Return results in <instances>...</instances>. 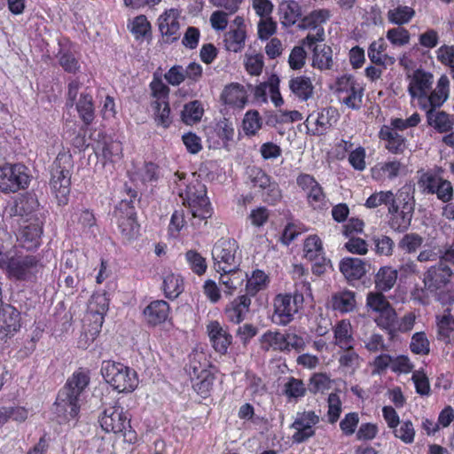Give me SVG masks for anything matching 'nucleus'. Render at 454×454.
<instances>
[{
    "mask_svg": "<svg viewBox=\"0 0 454 454\" xmlns=\"http://www.w3.org/2000/svg\"><path fill=\"white\" fill-rule=\"evenodd\" d=\"M285 341V334L279 332L267 331L260 338L261 348L265 351L273 349L285 352L286 351Z\"/></svg>",
    "mask_w": 454,
    "mask_h": 454,
    "instance_id": "nucleus-40",
    "label": "nucleus"
},
{
    "mask_svg": "<svg viewBox=\"0 0 454 454\" xmlns=\"http://www.w3.org/2000/svg\"><path fill=\"white\" fill-rule=\"evenodd\" d=\"M334 343L340 348H352L354 338L352 334V326L349 321L341 320L334 328Z\"/></svg>",
    "mask_w": 454,
    "mask_h": 454,
    "instance_id": "nucleus-38",
    "label": "nucleus"
},
{
    "mask_svg": "<svg viewBox=\"0 0 454 454\" xmlns=\"http://www.w3.org/2000/svg\"><path fill=\"white\" fill-rule=\"evenodd\" d=\"M251 305V299L247 295H239L231 301L224 309V315L228 321L239 324L245 319Z\"/></svg>",
    "mask_w": 454,
    "mask_h": 454,
    "instance_id": "nucleus-24",
    "label": "nucleus"
},
{
    "mask_svg": "<svg viewBox=\"0 0 454 454\" xmlns=\"http://www.w3.org/2000/svg\"><path fill=\"white\" fill-rule=\"evenodd\" d=\"M246 294L249 299L267 286L268 276L260 270H254L251 277L246 279Z\"/></svg>",
    "mask_w": 454,
    "mask_h": 454,
    "instance_id": "nucleus-42",
    "label": "nucleus"
},
{
    "mask_svg": "<svg viewBox=\"0 0 454 454\" xmlns=\"http://www.w3.org/2000/svg\"><path fill=\"white\" fill-rule=\"evenodd\" d=\"M288 86L292 93L301 101H307L313 96L314 86L308 76H295L289 80Z\"/></svg>",
    "mask_w": 454,
    "mask_h": 454,
    "instance_id": "nucleus-32",
    "label": "nucleus"
},
{
    "mask_svg": "<svg viewBox=\"0 0 454 454\" xmlns=\"http://www.w3.org/2000/svg\"><path fill=\"white\" fill-rule=\"evenodd\" d=\"M449 78L444 74L442 75L437 82L436 88L429 95L427 94L426 98L427 101L419 102L420 107L427 109V107L442 106L449 98Z\"/></svg>",
    "mask_w": 454,
    "mask_h": 454,
    "instance_id": "nucleus-26",
    "label": "nucleus"
},
{
    "mask_svg": "<svg viewBox=\"0 0 454 454\" xmlns=\"http://www.w3.org/2000/svg\"><path fill=\"white\" fill-rule=\"evenodd\" d=\"M329 378L325 374L317 373L310 378L308 389L312 394L323 392L329 387Z\"/></svg>",
    "mask_w": 454,
    "mask_h": 454,
    "instance_id": "nucleus-64",
    "label": "nucleus"
},
{
    "mask_svg": "<svg viewBox=\"0 0 454 454\" xmlns=\"http://www.w3.org/2000/svg\"><path fill=\"white\" fill-rule=\"evenodd\" d=\"M343 354L339 358V363L341 366L355 370L360 362L358 354L354 350V348H342Z\"/></svg>",
    "mask_w": 454,
    "mask_h": 454,
    "instance_id": "nucleus-63",
    "label": "nucleus"
},
{
    "mask_svg": "<svg viewBox=\"0 0 454 454\" xmlns=\"http://www.w3.org/2000/svg\"><path fill=\"white\" fill-rule=\"evenodd\" d=\"M438 107H427L426 117L427 125L434 128L439 133H448L453 129V115L444 111L437 110Z\"/></svg>",
    "mask_w": 454,
    "mask_h": 454,
    "instance_id": "nucleus-22",
    "label": "nucleus"
},
{
    "mask_svg": "<svg viewBox=\"0 0 454 454\" xmlns=\"http://www.w3.org/2000/svg\"><path fill=\"white\" fill-rule=\"evenodd\" d=\"M179 12L176 9H169L166 11L159 18V29L163 36L172 37L171 41L178 38L179 31Z\"/></svg>",
    "mask_w": 454,
    "mask_h": 454,
    "instance_id": "nucleus-28",
    "label": "nucleus"
},
{
    "mask_svg": "<svg viewBox=\"0 0 454 454\" xmlns=\"http://www.w3.org/2000/svg\"><path fill=\"white\" fill-rule=\"evenodd\" d=\"M222 98L225 104L237 107H243L247 102L244 88L238 83L225 87Z\"/></svg>",
    "mask_w": 454,
    "mask_h": 454,
    "instance_id": "nucleus-41",
    "label": "nucleus"
},
{
    "mask_svg": "<svg viewBox=\"0 0 454 454\" xmlns=\"http://www.w3.org/2000/svg\"><path fill=\"white\" fill-rule=\"evenodd\" d=\"M258 37L261 40H268L277 31V22L271 17L260 19L258 25Z\"/></svg>",
    "mask_w": 454,
    "mask_h": 454,
    "instance_id": "nucleus-59",
    "label": "nucleus"
},
{
    "mask_svg": "<svg viewBox=\"0 0 454 454\" xmlns=\"http://www.w3.org/2000/svg\"><path fill=\"white\" fill-rule=\"evenodd\" d=\"M42 235L43 222L38 217L31 216L20 224L17 239L23 248L33 250L41 245Z\"/></svg>",
    "mask_w": 454,
    "mask_h": 454,
    "instance_id": "nucleus-14",
    "label": "nucleus"
},
{
    "mask_svg": "<svg viewBox=\"0 0 454 454\" xmlns=\"http://www.w3.org/2000/svg\"><path fill=\"white\" fill-rule=\"evenodd\" d=\"M333 51L325 44L315 45L313 48L312 65L321 70L330 69L333 66Z\"/></svg>",
    "mask_w": 454,
    "mask_h": 454,
    "instance_id": "nucleus-43",
    "label": "nucleus"
},
{
    "mask_svg": "<svg viewBox=\"0 0 454 454\" xmlns=\"http://www.w3.org/2000/svg\"><path fill=\"white\" fill-rule=\"evenodd\" d=\"M304 256L309 261L319 260L325 254L323 244L317 235L309 236L303 244Z\"/></svg>",
    "mask_w": 454,
    "mask_h": 454,
    "instance_id": "nucleus-45",
    "label": "nucleus"
},
{
    "mask_svg": "<svg viewBox=\"0 0 454 454\" xmlns=\"http://www.w3.org/2000/svg\"><path fill=\"white\" fill-rule=\"evenodd\" d=\"M21 326L20 312L12 305L4 303L0 295V334L12 335Z\"/></svg>",
    "mask_w": 454,
    "mask_h": 454,
    "instance_id": "nucleus-20",
    "label": "nucleus"
},
{
    "mask_svg": "<svg viewBox=\"0 0 454 454\" xmlns=\"http://www.w3.org/2000/svg\"><path fill=\"white\" fill-rule=\"evenodd\" d=\"M319 416L314 411L298 413L291 427L295 430L293 439L296 442H303L315 434L313 427L319 423Z\"/></svg>",
    "mask_w": 454,
    "mask_h": 454,
    "instance_id": "nucleus-18",
    "label": "nucleus"
},
{
    "mask_svg": "<svg viewBox=\"0 0 454 454\" xmlns=\"http://www.w3.org/2000/svg\"><path fill=\"white\" fill-rule=\"evenodd\" d=\"M101 374L119 392H132L138 385L137 372L121 363L104 361Z\"/></svg>",
    "mask_w": 454,
    "mask_h": 454,
    "instance_id": "nucleus-8",
    "label": "nucleus"
},
{
    "mask_svg": "<svg viewBox=\"0 0 454 454\" xmlns=\"http://www.w3.org/2000/svg\"><path fill=\"white\" fill-rule=\"evenodd\" d=\"M201 375L196 377L193 384L194 390L202 397H207L211 391L215 380L214 375L207 370H200Z\"/></svg>",
    "mask_w": 454,
    "mask_h": 454,
    "instance_id": "nucleus-49",
    "label": "nucleus"
},
{
    "mask_svg": "<svg viewBox=\"0 0 454 454\" xmlns=\"http://www.w3.org/2000/svg\"><path fill=\"white\" fill-rule=\"evenodd\" d=\"M395 200V194L391 191L379 192L372 193L365 202V207L368 208H375L380 205H387L389 208V205Z\"/></svg>",
    "mask_w": 454,
    "mask_h": 454,
    "instance_id": "nucleus-53",
    "label": "nucleus"
},
{
    "mask_svg": "<svg viewBox=\"0 0 454 454\" xmlns=\"http://www.w3.org/2000/svg\"><path fill=\"white\" fill-rule=\"evenodd\" d=\"M90 310L93 317L95 318L94 333H91V340L95 339V335L100 332L103 315L108 310V301L105 295H96L92 297L90 301Z\"/></svg>",
    "mask_w": 454,
    "mask_h": 454,
    "instance_id": "nucleus-35",
    "label": "nucleus"
},
{
    "mask_svg": "<svg viewBox=\"0 0 454 454\" xmlns=\"http://www.w3.org/2000/svg\"><path fill=\"white\" fill-rule=\"evenodd\" d=\"M88 372L82 369L74 372L58 394L54 403V412L64 421L74 419L79 411L82 395L90 384Z\"/></svg>",
    "mask_w": 454,
    "mask_h": 454,
    "instance_id": "nucleus-1",
    "label": "nucleus"
},
{
    "mask_svg": "<svg viewBox=\"0 0 454 454\" xmlns=\"http://www.w3.org/2000/svg\"><path fill=\"white\" fill-rule=\"evenodd\" d=\"M414 192L410 186H403L395 193V200L389 205L388 226L396 232L409 230L415 212Z\"/></svg>",
    "mask_w": 454,
    "mask_h": 454,
    "instance_id": "nucleus-4",
    "label": "nucleus"
},
{
    "mask_svg": "<svg viewBox=\"0 0 454 454\" xmlns=\"http://www.w3.org/2000/svg\"><path fill=\"white\" fill-rule=\"evenodd\" d=\"M262 121L257 111H248L243 120V129L247 135H255L261 129Z\"/></svg>",
    "mask_w": 454,
    "mask_h": 454,
    "instance_id": "nucleus-56",
    "label": "nucleus"
},
{
    "mask_svg": "<svg viewBox=\"0 0 454 454\" xmlns=\"http://www.w3.org/2000/svg\"><path fill=\"white\" fill-rule=\"evenodd\" d=\"M207 331L215 350L220 354H226L232 342V336L218 321H211L207 325Z\"/></svg>",
    "mask_w": 454,
    "mask_h": 454,
    "instance_id": "nucleus-21",
    "label": "nucleus"
},
{
    "mask_svg": "<svg viewBox=\"0 0 454 454\" xmlns=\"http://www.w3.org/2000/svg\"><path fill=\"white\" fill-rule=\"evenodd\" d=\"M373 242L375 245L376 253L378 254L386 256L392 254L395 243L390 237L386 235L375 236L373 238Z\"/></svg>",
    "mask_w": 454,
    "mask_h": 454,
    "instance_id": "nucleus-58",
    "label": "nucleus"
},
{
    "mask_svg": "<svg viewBox=\"0 0 454 454\" xmlns=\"http://www.w3.org/2000/svg\"><path fill=\"white\" fill-rule=\"evenodd\" d=\"M408 78L410 80L408 86L410 96L412 98H417L419 100H425L432 88L434 82L433 74L422 69H417L408 75Z\"/></svg>",
    "mask_w": 454,
    "mask_h": 454,
    "instance_id": "nucleus-19",
    "label": "nucleus"
},
{
    "mask_svg": "<svg viewBox=\"0 0 454 454\" xmlns=\"http://www.w3.org/2000/svg\"><path fill=\"white\" fill-rule=\"evenodd\" d=\"M185 259L190 269L195 274L201 276L206 272L207 269L206 259L196 250H188L185 253Z\"/></svg>",
    "mask_w": 454,
    "mask_h": 454,
    "instance_id": "nucleus-51",
    "label": "nucleus"
},
{
    "mask_svg": "<svg viewBox=\"0 0 454 454\" xmlns=\"http://www.w3.org/2000/svg\"><path fill=\"white\" fill-rule=\"evenodd\" d=\"M424 239L418 233H407L400 239L399 248L406 253H414L421 247Z\"/></svg>",
    "mask_w": 454,
    "mask_h": 454,
    "instance_id": "nucleus-55",
    "label": "nucleus"
},
{
    "mask_svg": "<svg viewBox=\"0 0 454 454\" xmlns=\"http://www.w3.org/2000/svg\"><path fill=\"white\" fill-rule=\"evenodd\" d=\"M398 272L392 267H381L375 275V287L380 292L392 289L396 283Z\"/></svg>",
    "mask_w": 454,
    "mask_h": 454,
    "instance_id": "nucleus-36",
    "label": "nucleus"
},
{
    "mask_svg": "<svg viewBox=\"0 0 454 454\" xmlns=\"http://www.w3.org/2000/svg\"><path fill=\"white\" fill-rule=\"evenodd\" d=\"M399 425V427L393 428L394 435L406 444L412 443L416 434L413 423L411 420H403Z\"/></svg>",
    "mask_w": 454,
    "mask_h": 454,
    "instance_id": "nucleus-52",
    "label": "nucleus"
},
{
    "mask_svg": "<svg viewBox=\"0 0 454 454\" xmlns=\"http://www.w3.org/2000/svg\"><path fill=\"white\" fill-rule=\"evenodd\" d=\"M73 168V157L69 153H59L53 162L50 186L59 204L67 202Z\"/></svg>",
    "mask_w": 454,
    "mask_h": 454,
    "instance_id": "nucleus-6",
    "label": "nucleus"
},
{
    "mask_svg": "<svg viewBox=\"0 0 454 454\" xmlns=\"http://www.w3.org/2000/svg\"><path fill=\"white\" fill-rule=\"evenodd\" d=\"M219 273V284L224 287V293L229 295H232L237 289L241 287L247 278V273L241 270L239 267Z\"/></svg>",
    "mask_w": 454,
    "mask_h": 454,
    "instance_id": "nucleus-25",
    "label": "nucleus"
},
{
    "mask_svg": "<svg viewBox=\"0 0 454 454\" xmlns=\"http://www.w3.org/2000/svg\"><path fill=\"white\" fill-rule=\"evenodd\" d=\"M381 139L387 141L386 148L392 153H403L406 148L404 137L390 127L384 126L380 131Z\"/></svg>",
    "mask_w": 454,
    "mask_h": 454,
    "instance_id": "nucleus-34",
    "label": "nucleus"
},
{
    "mask_svg": "<svg viewBox=\"0 0 454 454\" xmlns=\"http://www.w3.org/2000/svg\"><path fill=\"white\" fill-rule=\"evenodd\" d=\"M246 39L247 30L232 29L231 27L223 35V44L227 51L239 52L245 47Z\"/></svg>",
    "mask_w": 454,
    "mask_h": 454,
    "instance_id": "nucleus-39",
    "label": "nucleus"
},
{
    "mask_svg": "<svg viewBox=\"0 0 454 454\" xmlns=\"http://www.w3.org/2000/svg\"><path fill=\"white\" fill-rule=\"evenodd\" d=\"M278 13L281 24L284 27H291L301 19V5L294 0H282L278 4Z\"/></svg>",
    "mask_w": 454,
    "mask_h": 454,
    "instance_id": "nucleus-31",
    "label": "nucleus"
},
{
    "mask_svg": "<svg viewBox=\"0 0 454 454\" xmlns=\"http://www.w3.org/2000/svg\"><path fill=\"white\" fill-rule=\"evenodd\" d=\"M363 87L351 75H342L336 82L339 100L351 109H359L362 105Z\"/></svg>",
    "mask_w": 454,
    "mask_h": 454,
    "instance_id": "nucleus-13",
    "label": "nucleus"
},
{
    "mask_svg": "<svg viewBox=\"0 0 454 454\" xmlns=\"http://www.w3.org/2000/svg\"><path fill=\"white\" fill-rule=\"evenodd\" d=\"M423 192L427 194H435L443 203L452 200L454 191L451 183L435 175H427L421 179Z\"/></svg>",
    "mask_w": 454,
    "mask_h": 454,
    "instance_id": "nucleus-16",
    "label": "nucleus"
},
{
    "mask_svg": "<svg viewBox=\"0 0 454 454\" xmlns=\"http://www.w3.org/2000/svg\"><path fill=\"white\" fill-rule=\"evenodd\" d=\"M212 258L217 272L236 269L241 263L239 245L233 239H221L213 247Z\"/></svg>",
    "mask_w": 454,
    "mask_h": 454,
    "instance_id": "nucleus-11",
    "label": "nucleus"
},
{
    "mask_svg": "<svg viewBox=\"0 0 454 454\" xmlns=\"http://www.w3.org/2000/svg\"><path fill=\"white\" fill-rule=\"evenodd\" d=\"M43 268V264L37 255L0 250V269L11 280L32 282Z\"/></svg>",
    "mask_w": 454,
    "mask_h": 454,
    "instance_id": "nucleus-2",
    "label": "nucleus"
},
{
    "mask_svg": "<svg viewBox=\"0 0 454 454\" xmlns=\"http://www.w3.org/2000/svg\"><path fill=\"white\" fill-rule=\"evenodd\" d=\"M163 291L167 298H176L183 291L180 277L172 273L165 276L163 279Z\"/></svg>",
    "mask_w": 454,
    "mask_h": 454,
    "instance_id": "nucleus-48",
    "label": "nucleus"
},
{
    "mask_svg": "<svg viewBox=\"0 0 454 454\" xmlns=\"http://www.w3.org/2000/svg\"><path fill=\"white\" fill-rule=\"evenodd\" d=\"M425 288L437 295L438 301L445 305L454 302V273L443 261L430 267L424 274Z\"/></svg>",
    "mask_w": 454,
    "mask_h": 454,
    "instance_id": "nucleus-3",
    "label": "nucleus"
},
{
    "mask_svg": "<svg viewBox=\"0 0 454 454\" xmlns=\"http://www.w3.org/2000/svg\"><path fill=\"white\" fill-rule=\"evenodd\" d=\"M203 107L200 101L194 100L184 105L182 111V120L186 124L199 121L203 115Z\"/></svg>",
    "mask_w": 454,
    "mask_h": 454,
    "instance_id": "nucleus-47",
    "label": "nucleus"
},
{
    "mask_svg": "<svg viewBox=\"0 0 454 454\" xmlns=\"http://www.w3.org/2000/svg\"><path fill=\"white\" fill-rule=\"evenodd\" d=\"M169 313V305L163 300L152 301L144 309L146 322L152 325H157L166 321Z\"/></svg>",
    "mask_w": 454,
    "mask_h": 454,
    "instance_id": "nucleus-30",
    "label": "nucleus"
},
{
    "mask_svg": "<svg viewBox=\"0 0 454 454\" xmlns=\"http://www.w3.org/2000/svg\"><path fill=\"white\" fill-rule=\"evenodd\" d=\"M329 17V12L325 10H318L310 12L309 15L301 19L298 27L301 29H316V34H308L301 41L303 45L311 47L317 42L325 40V30L319 25L325 22Z\"/></svg>",
    "mask_w": 454,
    "mask_h": 454,
    "instance_id": "nucleus-15",
    "label": "nucleus"
},
{
    "mask_svg": "<svg viewBox=\"0 0 454 454\" xmlns=\"http://www.w3.org/2000/svg\"><path fill=\"white\" fill-rule=\"evenodd\" d=\"M387 39L395 46H403L409 43L410 32L402 27L390 28L386 35Z\"/></svg>",
    "mask_w": 454,
    "mask_h": 454,
    "instance_id": "nucleus-54",
    "label": "nucleus"
},
{
    "mask_svg": "<svg viewBox=\"0 0 454 454\" xmlns=\"http://www.w3.org/2000/svg\"><path fill=\"white\" fill-rule=\"evenodd\" d=\"M387 47V45L382 37L373 41L369 45L367 51L371 62L377 66H383L385 68L387 66L394 65L395 59L385 53Z\"/></svg>",
    "mask_w": 454,
    "mask_h": 454,
    "instance_id": "nucleus-29",
    "label": "nucleus"
},
{
    "mask_svg": "<svg viewBox=\"0 0 454 454\" xmlns=\"http://www.w3.org/2000/svg\"><path fill=\"white\" fill-rule=\"evenodd\" d=\"M410 348L415 354H427L429 352V341L426 334L422 332L414 333Z\"/></svg>",
    "mask_w": 454,
    "mask_h": 454,
    "instance_id": "nucleus-60",
    "label": "nucleus"
},
{
    "mask_svg": "<svg viewBox=\"0 0 454 454\" xmlns=\"http://www.w3.org/2000/svg\"><path fill=\"white\" fill-rule=\"evenodd\" d=\"M333 114L334 111L332 108H326L318 113L317 117L310 114L306 120L307 127L315 124L316 128L312 131L313 134L323 135L336 121Z\"/></svg>",
    "mask_w": 454,
    "mask_h": 454,
    "instance_id": "nucleus-33",
    "label": "nucleus"
},
{
    "mask_svg": "<svg viewBox=\"0 0 454 454\" xmlns=\"http://www.w3.org/2000/svg\"><path fill=\"white\" fill-rule=\"evenodd\" d=\"M174 183L178 187V194L184 198V200H187L189 204V211L194 218L200 220L207 219L211 216V207L207 197L206 196L205 190L199 192L196 194L192 191V188L187 186L184 183L185 174L175 173Z\"/></svg>",
    "mask_w": 454,
    "mask_h": 454,
    "instance_id": "nucleus-9",
    "label": "nucleus"
},
{
    "mask_svg": "<svg viewBox=\"0 0 454 454\" xmlns=\"http://www.w3.org/2000/svg\"><path fill=\"white\" fill-rule=\"evenodd\" d=\"M154 109L155 121L158 125L168 128L172 122L170 117V108L167 100L154 101L153 103Z\"/></svg>",
    "mask_w": 454,
    "mask_h": 454,
    "instance_id": "nucleus-50",
    "label": "nucleus"
},
{
    "mask_svg": "<svg viewBox=\"0 0 454 454\" xmlns=\"http://www.w3.org/2000/svg\"><path fill=\"white\" fill-rule=\"evenodd\" d=\"M126 192L129 199L124 198L121 200L116 207L114 215L121 234L129 240L137 235L139 225L137 223L135 207L133 206L137 192L130 187L126 188Z\"/></svg>",
    "mask_w": 454,
    "mask_h": 454,
    "instance_id": "nucleus-10",
    "label": "nucleus"
},
{
    "mask_svg": "<svg viewBox=\"0 0 454 454\" xmlns=\"http://www.w3.org/2000/svg\"><path fill=\"white\" fill-rule=\"evenodd\" d=\"M367 306L376 312H382L391 308L389 301L382 294V292L369 293L367 295Z\"/></svg>",
    "mask_w": 454,
    "mask_h": 454,
    "instance_id": "nucleus-57",
    "label": "nucleus"
},
{
    "mask_svg": "<svg viewBox=\"0 0 454 454\" xmlns=\"http://www.w3.org/2000/svg\"><path fill=\"white\" fill-rule=\"evenodd\" d=\"M416 12L412 7L398 4L389 9L387 12V18L389 23L401 27L408 24L414 17Z\"/></svg>",
    "mask_w": 454,
    "mask_h": 454,
    "instance_id": "nucleus-37",
    "label": "nucleus"
},
{
    "mask_svg": "<svg viewBox=\"0 0 454 454\" xmlns=\"http://www.w3.org/2000/svg\"><path fill=\"white\" fill-rule=\"evenodd\" d=\"M76 109L86 125L92 122L94 120V106L92 97L90 94H81L80 99L76 103Z\"/></svg>",
    "mask_w": 454,
    "mask_h": 454,
    "instance_id": "nucleus-46",
    "label": "nucleus"
},
{
    "mask_svg": "<svg viewBox=\"0 0 454 454\" xmlns=\"http://www.w3.org/2000/svg\"><path fill=\"white\" fill-rule=\"evenodd\" d=\"M306 51L302 46H294L289 55L288 63L293 70H299L305 65Z\"/></svg>",
    "mask_w": 454,
    "mask_h": 454,
    "instance_id": "nucleus-62",
    "label": "nucleus"
},
{
    "mask_svg": "<svg viewBox=\"0 0 454 454\" xmlns=\"http://www.w3.org/2000/svg\"><path fill=\"white\" fill-rule=\"evenodd\" d=\"M375 322L378 326L387 332L390 339H393L395 336L397 315L392 307L380 312L379 317L375 319Z\"/></svg>",
    "mask_w": 454,
    "mask_h": 454,
    "instance_id": "nucleus-44",
    "label": "nucleus"
},
{
    "mask_svg": "<svg viewBox=\"0 0 454 454\" xmlns=\"http://www.w3.org/2000/svg\"><path fill=\"white\" fill-rule=\"evenodd\" d=\"M102 429L107 433L121 434L124 441L133 443L137 441V433L131 429L127 411L120 405L106 408L98 418Z\"/></svg>",
    "mask_w": 454,
    "mask_h": 454,
    "instance_id": "nucleus-7",
    "label": "nucleus"
},
{
    "mask_svg": "<svg viewBox=\"0 0 454 454\" xmlns=\"http://www.w3.org/2000/svg\"><path fill=\"white\" fill-rule=\"evenodd\" d=\"M31 181L30 171L23 164H6L0 167V192H17L28 187Z\"/></svg>",
    "mask_w": 454,
    "mask_h": 454,
    "instance_id": "nucleus-12",
    "label": "nucleus"
},
{
    "mask_svg": "<svg viewBox=\"0 0 454 454\" xmlns=\"http://www.w3.org/2000/svg\"><path fill=\"white\" fill-rule=\"evenodd\" d=\"M301 286V293L296 291L294 295L279 294L275 296L273 301L274 312L271 317L274 324L278 325H288L301 307L304 301V294H310L309 282L302 279L296 283V286Z\"/></svg>",
    "mask_w": 454,
    "mask_h": 454,
    "instance_id": "nucleus-5",
    "label": "nucleus"
},
{
    "mask_svg": "<svg viewBox=\"0 0 454 454\" xmlns=\"http://www.w3.org/2000/svg\"><path fill=\"white\" fill-rule=\"evenodd\" d=\"M248 174L253 185L265 191L263 196H265L267 202L275 203L281 198L278 184L271 181L270 176L261 168L253 167L249 169Z\"/></svg>",
    "mask_w": 454,
    "mask_h": 454,
    "instance_id": "nucleus-17",
    "label": "nucleus"
},
{
    "mask_svg": "<svg viewBox=\"0 0 454 454\" xmlns=\"http://www.w3.org/2000/svg\"><path fill=\"white\" fill-rule=\"evenodd\" d=\"M367 263L357 257H346L340 262V271L348 281L358 280L367 272Z\"/></svg>",
    "mask_w": 454,
    "mask_h": 454,
    "instance_id": "nucleus-23",
    "label": "nucleus"
},
{
    "mask_svg": "<svg viewBox=\"0 0 454 454\" xmlns=\"http://www.w3.org/2000/svg\"><path fill=\"white\" fill-rule=\"evenodd\" d=\"M341 412V402L337 394L331 393L328 396V421L331 424L335 423Z\"/></svg>",
    "mask_w": 454,
    "mask_h": 454,
    "instance_id": "nucleus-61",
    "label": "nucleus"
},
{
    "mask_svg": "<svg viewBox=\"0 0 454 454\" xmlns=\"http://www.w3.org/2000/svg\"><path fill=\"white\" fill-rule=\"evenodd\" d=\"M329 303L333 310L351 312L356 307V293L348 289L339 290L332 294Z\"/></svg>",
    "mask_w": 454,
    "mask_h": 454,
    "instance_id": "nucleus-27",
    "label": "nucleus"
}]
</instances>
